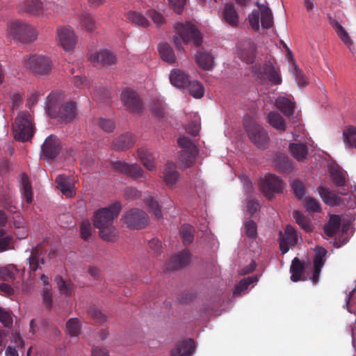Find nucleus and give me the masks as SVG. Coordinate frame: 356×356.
<instances>
[{
  "label": "nucleus",
  "instance_id": "1",
  "mask_svg": "<svg viewBox=\"0 0 356 356\" xmlns=\"http://www.w3.org/2000/svg\"><path fill=\"white\" fill-rule=\"evenodd\" d=\"M64 102V92L53 91L47 97L45 109L51 118H56L61 123H69L77 115V106L74 102Z\"/></svg>",
  "mask_w": 356,
  "mask_h": 356
},
{
  "label": "nucleus",
  "instance_id": "2",
  "mask_svg": "<svg viewBox=\"0 0 356 356\" xmlns=\"http://www.w3.org/2000/svg\"><path fill=\"white\" fill-rule=\"evenodd\" d=\"M121 204L116 202L108 207L101 208L94 215V226L99 230L100 237L106 241L113 242L117 238V232L113 220L121 211Z\"/></svg>",
  "mask_w": 356,
  "mask_h": 356
},
{
  "label": "nucleus",
  "instance_id": "3",
  "mask_svg": "<svg viewBox=\"0 0 356 356\" xmlns=\"http://www.w3.org/2000/svg\"><path fill=\"white\" fill-rule=\"evenodd\" d=\"M174 27L177 35L174 37V42L178 50L184 51L181 40L184 43L193 42L197 47L201 45L202 42L201 33L191 22H176Z\"/></svg>",
  "mask_w": 356,
  "mask_h": 356
},
{
  "label": "nucleus",
  "instance_id": "4",
  "mask_svg": "<svg viewBox=\"0 0 356 356\" xmlns=\"http://www.w3.org/2000/svg\"><path fill=\"white\" fill-rule=\"evenodd\" d=\"M15 138L25 142L31 140L34 134V127L31 114L23 111L18 114L13 125Z\"/></svg>",
  "mask_w": 356,
  "mask_h": 356
},
{
  "label": "nucleus",
  "instance_id": "5",
  "mask_svg": "<svg viewBox=\"0 0 356 356\" xmlns=\"http://www.w3.org/2000/svg\"><path fill=\"white\" fill-rule=\"evenodd\" d=\"M244 128L250 140L260 149H266L270 138L267 131L250 118L245 119Z\"/></svg>",
  "mask_w": 356,
  "mask_h": 356
},
{
  "label": "nucleus",
  "instance_id": "6",
  "mask_svg": "<svg viewBox=\"0 0 356 356\" xmlns=\"http://www.w3.org/2000/svg\"><path fill=\"white\" fill-rule=\"evenodd\" d=\"M9 32L13 38L22 43L32 42L38 36V33L32 25L22 21L12 22L9 26Z\"/></svg>",
  "mask_w": 356,
  "mask_h": 356
},
{
  "label": "nucleus",
  "instance_id": "7",
  "mask_svg": "<svg viewBox=\"0 0 356 356\" xmlns=\"http://www.w3.org/2000/svg\"><path fill=\"white\" fill-rule=\"evenodd\" d=\"M25 67L34 74L45 75L52 69V62L50 58L42 54L30 56L25 60Z\"/></svg>",
  "mask_w": 356,
  "mask_h": 356
},
{
  "label": "nucleus",
  "instance_id": "8",
  "mask_svg": "<svg viewBox=\"0 0 356 356\" xmlns=\"http://www.w3.org/2000/svg\"><path fill=\"white\" fill-rule=\"evenodd\" d=\"M124 223L132 229H140L148 225L149 218L147 213L138 209H131L123 216Z\"/></svg>",
  "mask_w": 356,
  "mask_h": 356
},
{
  "label": "nucleus",
  "instance_id": "9",
  "mask_svg": "<svg viewBox=\"0 0 356 356\" xmlns=\"http://www.w3.org/2000/svg\"><path fill=\"white\" fill-rule=\"evenodd\" d=\"M259 188L268 198H271L274 193H279L282 191L284 183L276 175L268 174L261 181Z\"/></svg>",
  "mask_w": 356,
  "mask_h": 356
},
{
  "label": "nucleus",
  "instance_id": "10",
  "mask_svg": "<svg viewBox=\"0 0 356 356\" xmlns=\"http://www.w3.org/2000/svg\"><path fill=\"white\" fill-rule=\"evenodd\" d=\"M123 105L132 113H140L143 109V103L139 95L132 89L125 88L120 95Z\"/></svg>",
  "mask_w": 356,
  "mask_h": 356
},
{
  "label": "nucleus",
  "instance_id": "11",
  "mask_svg": "<svg viewBox=\"0 0 356 356\" xmlns=\"http://www.w3.org/2000/svg\"><path fill=\"white\" fill-rule=\"evenodd\" d=\"M56 33L58 42L65 51L74 49L77 42V38L71 26H58Z\"/></svg>",
  "mask_w": 356,
  "mask_h": 356
},
{
  "label": "nucleus",
  "instance_id": "12",
  "mask_svg": "<svg viewBox=\"0 0 356 356\" xmlns=\"http://www.w3.org/2000/svg\"><path fill=\"white\" fill-rule=\"evenodd\" d=\"M113 168L136 180L143 181L147 179V175L140 166L137 164H128L125 162L117 161L113 163Z\"/></svg>",
  "mask_w": 356,
  "mask_h": 356
},
{
  "label": "nucleus",
  "instance_id": "13",
  "mask_svg": "<svg viewBox=\"0 0 356 356\" xmlns=\"http://www.w3.org/2000/svg\"><path fill=\"white\" fill-rule=\"evenodd\" d=\"M47 251L40 245H38L33 248L31 254L27 259L29 273L32 275L38 269L42 268V265L45 263Z\"/></svg>",
  "mask_w": 356,
  "mask_h": 356
},
{
  "label": "nucleus",
  "instance_id": "14",
  "mask_svg": "<svg viewBox=\"0 0 356 356\" xmlns=\"http://www.w3.org/2000/svg\"><path fill=\"white\" fill-rule=\"evenodd\" d=\"M279 235L280 249L283 254L289 251L290 246H294L298 243L297 232L290 225L286 227L284 233L280 232Z\"/></svg>",
  "mask_w": 356,
  "mask_h": 356
},
{
  "label": "nucleus",
  "instance_id": "15",
  "mask_svg": "<svg viewBox=\"0 0 356 356\" xmlns=\"http://www.w3.org/2000/svg\"><path fill=\"white\" fill-rule=\"evenodd\" d=\"M17 9L19 13L31 16L40 17L44 13V6L42 0H21Z\"/></svg>",
  "mask_w": 356,
  "mask_h": 356
},
{
  "label": "nucleus",
  "instance_id": "16",
  "mask_svg": "<svg viewBox=\"0 0 356 356\" xmlns=\"http://www.w3.org/2000/svg\"><path fill=\"white\" fill-rule=\"evenodd\" d=\"M254 72L255 78L261 83L264 82L266 79L275 85H279L282 82V79L279 74L270 64H264L261 67L258 68Z\"/></svg>",
  "mask_w": 356,
  "mask_h": 356
},
{
  "label": "nucleus",
  "instance_id": "17",
  "mask_svg": "<svg viewBox=\"0 0 356 356\" xmlns=\"http://www.w3.org/2000/svg\"><path fill=\"white\" fill-rule=\"evenodd\" d=\"M60 150L59 139L54 135H50L44 140L42 146V153L47 159L56 158Z\"/></svg>",
  "mask_w": 356,
  "mask_h": 356
},
{
  "label": "nucleus",
  "instance_id": "18",
  "mask_svg": "<svg viewBox=\"0 0 356 356\" xmlns=\"http://www.w3.org/2000/svg\"><path fill=\"white\" fill-rule=\"evenodd\" d=\"M327 253V250L322 247H317L315 250L313 275L311 278L313 284H317L319 282L320 273L324 266L325 261V257Z\"/></svg>",
  "mask_w": 356,
  "mask_h": 356
},
{
  "label": "nucleus",
  "instance_id": "19",
  "mask_svg": "<svg viewBox=\"0 0 356 356\" xmlns=\"http://www.w3.org/2000/svg\"><path fill=\"white\" fill-rule=\"evenodd\" d=\"M57 188L67 197H72L75 195L74 180L70 176L59 175L55 179Z\"/></svg>",
  "mask_w": 356,
  "mask_h": 356
},
{
  "label": "nucleus",
  "instance_id": "20",
  "mask_svg": "<svg viewBox=\"0 0 356 356\" xmlns=\"http://www.w3.org/2000/svg\"><path fill=\"white\" fill-rule=\"evenodd\" d=\"M90 60L94 65H110L115 63L116 56L113 52L105 49L91 54Z\"/></svg>",
  "mask_w": 356,
  "mask_h": 356
},
{
  "label": "nucleus",
  "instance_id": "21",
  "mask_svg": "<svg viewBox=\"0 0 356 356\" xmlns=\"http://www.w3.org/2000/svg\"><path fill=\"white\" fill-rule=\"evenodd\" d=\"M195 341L192 339L183 340L177 343L172 350L170 356H191L195 350Z\"/></svg>",
  "mask_w": 356,
  "mask_h": 356
},
{
  "label": "nucleus",
  "instance_id": "22",
  "mask_svg": "<svg viewBox=\"0 0 356 356\" xmlns=\"http://www.w3.org/2000/svg\"><path fill=\"white\" fill-rule=\"evenodd\" d=\"M136 143L134 136L131 133H125L115 138L112 144L113 148L117 151H124L132 147Z\"/></svg>",
  "mask_w": 356,
  "mask_h": 356
},
{
  "label": "nucleus",
  "instance_id": "23",
  "mask_svg": "<svg viewBox=\"0 0 356 356\" xmlns=\"http://www.w3.org/2000/svg\"><path fill=\"white\" fill-rule=\"evenodd\" d=\"M166 185L173 187L179 179V172L173 163H167L164 167L162 176Z\"/></svg>",
  "mask_w": 356,
  "mask_h": 356
},
{
  "label": "nucleus",
  "instance_id": "24",
  "mask_svg": "<svg viewBox=\"0 0 356 356\" xmlns=\"http://www.w3.org/2000/svg\"><path fill=\"white\" fill-rule=\"evenodd\" d=\"M191 260V254L187 250H184L172 257L168 263V268L176 270L188 265Z\"/></svg>",
  "mask_w": 356,
  "mask_h": 356
},
{
  "label": "nucleus",
  "instance_id": "25",
  "mask_svg": "<svg viewBox=\"0 0 356 356\" xmlns=\"http://www.w3.org/2000/svg\"><path fill=\"white\" fill-rule=\"evenodd\" d=\"M318 193L323 202L329 206H339L343 202L341 197L335 191L321 186L318 188Z\"/></svg>",
  "mask_w": 356,
  "mask_h": 356
},
{
  "label": "nucleus",
  "instance_id": "26",
  "mask_svg": "<svg viewBox=\"0 0 356 356\" xmlns=\"http://www.w3.org/2000/svg\"><path fill=\"white\" fill-rule=\"evenodd\" d=\"M222 19L225 23L235 27L238 24V15L232 3H227L222 11Z\"/></svg>",
  "mask_w": 356,
  "mask_h": 356
},
{
  "label": "nucleus",
  "instance_id": "27",
  "mask_svg": "<svg viewBox=\"0 0 356 356\" xmlns=\"http://www.w3.org/2000/svg\"><path fill=\"white\" fill-rule=\"evenodd\" d=\"M170 80L171 83L175 86L183 88H185L191 81L189 76L184 71L179 69H174L171 71Z\"/></svg>",
  "mask_w": 356,
  "mask_h": 356
},
{
  "label": "nucleus",
  "instance_id": "28",
  "mask_svg": "<svg viewBox=\"0 0 356 356\" xmlns=\"http://www.w3.org/2000/svg\"><path fill=\"white\" fill-rule=\"evenodd\" d=\"M276 107L286 117L293 115L295 102L285 97H279L275 100Z\"/></svg>",
  "mask_w": 356,
  "mask_h": 356
},
{
  "label": "nucleus",
  "instance_id": "29",
  "mask_svg": "<svg viewBox=\"0 0 356 356\" xmlns=\"http://www.w3.org/2000/svg\"><path fill=\"white\" fill-rule=\"evenodd\" d=\"M195 58L197 64L205 70H209L212 68L213 65V56L205 51L199 50L195 55Z\"/></svg>",
  "mask_w": 356,
  "mask_h": 356
},
{
  "label": "nucleus",
  "instance_id": "30",
  "mask_svg": "<svg viewBox=\"0 0 356 356\" xmlns=\"http://www.w3.org/2000/svg\"><path fill=\"white\" fill-rule=\"evenodd\" d=\"M273 163L275 168L282 172H289L293 168L291 161L284 154H276Z\"/></svg>",
  "mask_w": 356,
  "mask_h": 356
},
{
  "label": "nucleus",
  "instance_id": "31",
  "mask_svg": "<svg viewBox=\"0 0 356 356\" xmlns=\"http://www.w3.org/2000/svg\"><path fill=\"white\" fill-rule=\"evenodd\" d=\"M305 270V264L301 261L298 257H295L290 267L291 280L297 282L302 280V275ZM305 280V279H302Z\"/></svg>",
  "mask_w": 356,
  "mask_h": 356
},
{
  "label": "nucleus",
  "instance_id": "32",
  "mask_svg": "<svg viewBox=\"0 0 356 356\" xmlns=\"http://www.w3.org/2000/svg\"><path fill=\"white\" fill-rule=\"evenodd\" d=\"M137 154L143 165L149 171L156 169L154 157L152 154L144 147L139 148Z\"/></svg>",
  "mask_w": 356,
  "mask_h": 356
},
{
  "label": "nucleus",
  "instance_id": "33",
  "mask_svg": "<svg viewBox=\"0 0 356 356\" xmlns=\"http://www.w3.org/2000/svg\"><path fill=\"white\" fill-rule=\"evenodd\" d=\"M289 151L291 156L298 161L306 159L308 154V147L305 143H291Z\"/></svg>",
  "mask_w": 356,
  "mask_h": 356
},
{
  "label": "nucleus",
  "instance_id": "34",
  "mask_svg": "<svg viewBox=\"0 0 356 356\" xmlns=\"http://www.w3.org/2000/svg\"><path fill=\"white\" fill-rule=\"evenodd\" d=\"M341 218L338 215H332L324 226V233L327 236H333L339 230L341 226Z\"/></svg>",
  "mask_w": 356,
  "mask_h": 356
},
{
  "label": "nucleus",
  "instance_id": "35",
  "mask_svg": "<svg viewBox=\"0 0 356 356\" xmlns=\"http://www.w3.org/2000/svg\"><path fill=\"white\" fill-rule=\"evenodd\" d=\"M261 14V24L263 28L270 29L273 24V17L271 10L264 4L257 3Z\"/></svg>",
  "mask_w": 356,
  "mask_h": 356
},
{
  "label": "nucleus",
  "instance_id": "36",
  "mask_svg": "<svg viewBox=\"0 0 356 356\" xmlns=\"http://www.w3.org/2000/svg\"><path fill=\"white\" fill-rule=\"evenodd\" d=\"M159 52L163 60L173 64L176 62V57L171 46L165 42L159 45Z\"/></svg>",
  "mask_w": 356,
  "mask_h": 356
},
{
  "label": "nucleus",
  "instance_id": "37",
  "mask_svg": "<svg viewBox=\"0 0 356 356\" xmlns=\"http://www.w3.org/2000/svg\"><path fill=\"white\" fill-rule=\"evenodd\" d=\"M268 123L280 131H284L286 128V122L282 115L277 112H270L268 115Z\"/></svg>",
  "mask_w": 356,
  "mask_h": 356
},
{
  "label": "nucleus",
  "instance_id": "38",
  "mask_svg": "<svg viewBox=\"0 0 356 356\" xmlns=\"http://www.w3.org/2000/svg\"><path fill=\"white\" fill-rule=\"evenodd\" d=\"M198 150H181L179 152V161L185 168L191 167L195 161Z\"/></svg>",
  "mask_w": 356,
  "mask_h": 356
},
{
  "label": "nucleus",
  "instance_id": "39",
  "mask_svg": "<svg viewBox=\"0 0 356 356\" xmlns=\"http://www.w3.org/2000/svg\"><path fill=\"white\" fill-rule=\"evenodd\" d=\"M332 26L342 42L348 47L350 51H353L352 48L353 47V42L345 29L337 21H334L332 23Z\"/></svg>",
  "mask_w": 356,
  "mask_h": 356
},
{
  "label": "nucleus",
  "instance_id": "40",
  "mask_svg": "<svg viewBox=\"0 0 356 356\" xmlns=\"http://www.w3.org/2000/svg\"><path fill=\"white\" fill-rule=\"evenodd\" d=\"M22 195L25 198L27 203L30 204L33 201V191L31 182L29 181L28 176L23 173L22 174Z\"/></svg>",
  "mask_w": 356,
  "mask_h": 356
},
{
  "label": "nucleus",
  "instance_id": "41",
  "mask_svg": "<svg viewBox=\"0 0 356 356\" xmlns=\"http://www.w3.org/2000/svg\"><path fill=\"white\" fill-rule=\"evenodd\" d=\"M185 88H187L189 93L195 98H201L204 94L202 84L197 81H190Z\"/></svg>",
  "mask_w": 356,
  "mask_h": 356
},
{
  "label": "nucleus",
  "instance_id": "42",
  "mask_svg": "<svg viewBox=\"0 0 356 356\" xmlns=\"http://www.w3.org/2000/svg\"><path fill=\"white\" fill-rule=\"evenodd\" d=\"M343 142L350 147H355L356 144V127L349 126L343 132Z\"/></svg>",
  "mask_w": 356,
  "mask_h": 356
},
{
  "label": "nucleus",
  "instance_id": "43",
  "mask_svg": "<svg viewBox=\"0 0 356 356\" xmlns=\"http://www.w3.org/2000/svg\"><path fill=\"white\" fill-rule=\"evenodd\" d=\"M179 233L183 243L185 245H188L193 242L194 238V229L192 226L189 225H182L180 228Z\"/></svg>",
  "mask_w": 356,
  "mask_h": 356
},
{
  "label": "nucleus",
  "instance_id": "44",
  "mask_svg": "<svg viewBox=\"0 0 356 356\" xmlns=\"http://www.w3.org/2000/svg\"><path fill=\"white\" fill-rule=\"evenodd\" d=\"M127 19L138 26L147 27L149 25V22L145 16L135 11H129L127 13Z\"/></svg>",
  "mask_w": 356,
  "mask_h": 356
},
{
  "label": "nucleus",
  "instance_id": "45",
  "mask_svg": "<svg viewBox=\"0 0 356 356\" xmlns=\"http://www.w3.org/2000/svg\"><path fill=\"white\" fill-rule=\"evenodd\" d=\"M55 282L57 284V286L60 293L65 296H70L73 289V286L71 282L65 281L61 276H56L55 277Z\"/></svg>",
  "mask_w": 356,
  "mask_h": 356
},
{
  "label": "nucleus",
  "instance_id": "46",
  "mask_svg": "<svg viewBox=\"0 0 356 356\" xmlns=\"http://www.w3.org/2000/svg\"><path fill=\"white\" fill-rule=\"evenodd\" d=\"M330 176L334 184L337 186H344L346 184L345 173L338 168H332Z\"/></svg>",
  "mask_w": 356,
  "mask_h": 356
},
{
  "label": "nucleus",
  "instance_id": "47",
  "mask_svg": "<svg viewBox=\"0 0 356 356\" xmlns=\"http://www.w3.org/2000/svg\"><path fill=\"white\" fill-rule=\"evenodd\" d=\"M248 45V49H243L240 51V58L246 63H252L255 57V49L253 44L250 42Z\"/></svg>",
  "mask_w": 356,
  "mask_h": 356
},
{
  "label": "nucleus",
  "instance_id": "48",
  "mask_svg": "<svg viewBox=\"0 0 356 356\" xmlns=\"http://www.w3.org/2000/svg\"><path fill=\"white\" fill-rule=\"evenodd\" d=\"M80 19L82 26L88 31H92L97 29L95 20L90 14L87 13H83Z\"/></svg>",
  "mask_w": 356,
  "mask_h": 356
},
{
  "label": "nucleus",
  "instance_id": "49",
  "mask_svg": "<svg viewBox=\"0 0 356 356\" xmlns=\"http://www.w3.org/2000/svg\"><path fill=\"white\" fill-rule=\"evenodd\" d=\"M293 217L296 222L306 232L312 231V227L308 219H307L300 211H294Z\"/></svg>",
  "mask_w": 356,
  "mask_h": 356
},
{
  "label": "nucleus",
  "instance_id": "50",
  "mask_svg": "<svg viewBox=\"0 0 356 356\" xmlns=\"http://www.w3.org/2000/svg\"><path fill=\"white\" fill-rule=\"evenodd\" d=\"M67 330L72 337H76L80 333L81 326L78 318H70L66 323Z\"/></svg>",
  "mask_w": 356,
  "mask_h": 356
},
{
  "label": "nucleus",
  "instance_id": "51",
  "mask_svg": "<svg viewBox=\"0 0 356 356\" xmlns=\"http://www.w3.org/2000/svg\"><path fill=\"white\" fill-rule=\"evenodd\" d=\"M145 204L153 212L156 218L159 219L162 217L161 209L157 201L154 200L151 196L145 199Z\"/></svg>",
  "mask_w": 356,
  "mask_h": 356
},
{
  "label": "nucleus",
  "instance_id": "52",
  "mask_svg": "<svg viewBox=\"0 0 356 356\" xmlns=\"http://www.w3.org/2000/svg\"><path fill=\"white\" fill-rule=\"evenodd\" d=\"M88 315L92 318L97 323H102L107 319L104 315L97 307L91 306L88 310Z\"/></svg>",
  "mask_w": 356,
  "mask_h": 356
},
{
  "label": "nucleus",
  "instance_id": "53",
  "mask_svg": "<svg viewBox=\"0 0 356 356\" xmlns=\"http://www.w3.org/2000/svg\"><path fill=\"white\" fill-rule=\"evenodd\" d=\"M177 143L179 147L183 149L182 150H198L193 140L187 136H183L179 137Z\"/></svg>",
  "mask_w": 356,
  "mask_h": 356
},
{
  "label": "nucleus",
  "instance_id": "54",
  "mask_svg": "<svg viewBox=\"0 0 356 356\" xmlns=\"http://www.w3.org/2000/svg\"><path fill=\"white\" fill-rule=\"evenodd\" d=\"M304 206L308 212H320L321 207L319 202L313 197H308L304 200Z\"/></svg>",
  "mask_w": 356,
  "mask_h": 356
},
{
  "label": "nucleus",
  "instance_id": "55",
  "mask_svg": "<svg viewBox=\"0 0 356 356\" xmlns=\"http://www.w3.org/2000/svg\"><path fill=\"white\" fill-rule=\"evenodd\" d=\"M259 16L260 10L259 8L258 9H254L248 16L249 23L254 31L259 29Z\"/></svg>",
  "mask_w": 356,
  "mask_h": 356
},
{
  "label": "nucleus",
  "instance_id": "56",
  "mask_svg": "<svg viewBox=\"0 0 356 356\" xmlns=\"http://www.w3.org/2000/svg\"><path fill=\"white\" fill-rule=\"evenodd\" d=\"M291 187L296 196L298 199H301L305 195V186L299 180H293L291 183Z\"/></svg>",
  "mask_w": 356,
  "mask_h": 356
},
{
  "label": "nucleus",
  "instance_id": "57",
  "mask_svg": "<svg viewBox=\"0 0 356 356\" xmlns=\"http://www.w3.org/2000/svg\"><path fill=\"white\" fill-rule=\"evenodd\" d=\"M99 127L106 132H112L115 129L113 121L109 119L100 118L98 121Z\"/></svg>",
  "mask_w": 356,
  "mask_h": 356
},
{
  "label": "nucleus",
  "instance_id": "58",
  "mask_svg": "<svg viewBox=\"0 0 356 356\" xmlns=\"http://www.w3.org/2000/svg\"><path fill=\"white\" fill-rule=\"evenodd\" d=\"M253 282V278L248 277V279H243L239 282V283L236 286L234 294L238 295L242 291L246 290L250 284Z\"/></svg>",
  "mask_w": 356,
  "mask_h": 356
},
{
  "label": "nucleus",
  "instance_id": "59",
  "mask_svg": "<svg viewBox=\"0 0 356 356\" xmlns=\"http://www.w3.org/2000/svg\"><path fill=\"white\" fill-rule=\"evenodd\" d=\"M165 104L163 102L157 101L152 106V113L159 118H163L165 115Z\"/></svg>",
  "mask_w": 356,
  "mask_h": 356
},
{
  "label": "nucleus",
  "instance_id": "60",
  "mask_svg": "<svg viewBox=\"0 0 356 356\" xmlns=\"http://www.w3.org/2000/svg\"><path fill=\"white\" fill-rule=\"evenodd\" d=\"M42 296L44 305L48 309H50L52 305V295L51 292V286L43 287Z\"/></svg>",
  "mask_w": 356,
  "mask_h": 356
},
{
  "label": "nucleus",
  "instance_id": "61",
  "mask_svg": "<svg viewBox=\"0 0 356 356\" xmlns=\"http://www.w3.org/2000/svg\"><path fill=\"white\" fill-rule=\"evenodd\" d=\"M245 230L248 237L254 238L257 236V225L253 220H249L245 224Z\"/></svg>",
  "mask_w": 356,
  "mask_h": 356
},
{
  "label": "nucleus",
  "instance_id": "62",
  "mask_svg": "<svg viewBox=\"0 0 356 356\" xmlns=\"http://www.w3.org/2000/svg\"><path fill=\"white\" fill-rule=\"evenodd\" d=\"M4 235L5 232L0 229V252L6 250L12 241V238L10 236H4Z\"/></svg>",
  "mask_w": 356,
  "mask_h": 356
},
{
  "label": "nucleus",
  "instance_id": "63",
  "mask_svg": "<svg viewBox=\"0 0 356 356\" xmlns=\"http://www.w3.org/2000/svg\"><path fill=\"white\" fill-rule=\"evenodd\" d=\"M80 232L82 238L87 240L91 235V225L88 221H83L80 225Z\"/></svg>",
  "mask_w": 356,
  "mask_h": 356
},
{
  "label": "nucleus",
  "instance_id": "64",
  "mask_svg": "<svg viewBox=\"0 0 356 356\" xmlns=\"http://www.w3.org/2000/svg\"><path fill=\"white\" fill-rule=\"evenodd\" d=\"M195 298V293L191 291H184L179 294L177 300L183 304L192 301Z\"/></svg>",
  "mask_w": 356,
  "mask_h": 356
}]
</instances>
